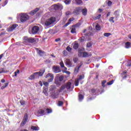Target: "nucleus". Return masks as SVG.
I'll list each match as a JSON object with an SVG mask.
<instances>
[{
  "mask_svg": "<svg viewBox=\"0 0 131 131\" xmlns=\"http://www.w3.org/2000/svg\"><path fill=\"white\" fill-rule=\"evenodd\" d=\"M56 86L51 85L49 87V93L52 97V98H57L58 97V91L56 90Z\"/></svg>",
  "mask_w": 131,
  "mask_h": 131,
  "instance_id": "obj_1",
  "label": "nucleus"
},
{
  "mask_svg": "<svg viewBox=\"0 0 131 131\" xmlns=\"http://www.w3.org/2000/svg\"><path fill=\"white\" fill-rule=\"evenodd\" d=\"M20 17V21L23 23H24V22H26V21H27L28 19H29V16L28 14H27L26 13H19L17 14V18L19 19Z\"/></svg>",
  "mask_w": 131,
  "mask_h": 131,
  "instance_id": "obj_2",
  "label": "nucleus"
},
{
  "mask_svg": "<svg viewBox=\"0 0 131 131\" xmlns=\"http://www.w3.org/2000/svg\"><path fill=\"white\" fill-rule=\"evenodd\" d=\"M45 73V71L43 72H36L32 75H31L29 77V79L32 80V79H35L36 78H39V76H42L43 75V73Z\"/></svg>",
  "mask_w": 131,
  "mask_h": 131,
  "instance_id": "obj_3",
  "label": "nucleus"
},
{
  "mask_svg": "<svg viewBox=\"0 0 131 131\" xmlns=\"http://www.w3.org/2000/svg\"><path fill=\"white\" fill-rule=\"evenodd\" d=\"M70 88H71V82H69L67 84L61 86L59 90V93H61V92H66L67 90H70Z\"/></svg>",
  "mask_w": 131,
  "mask_h": 131,
  "instance_id": "obj_4",
  "label": "nucleus"
},
{
  "mask_svg": "<svg viewBox=\"0 0 131 131\" xmlns=\"http://www.w3.org/2000/svg\"><path fill=\"white\" fill-rule=\"evenodd\" d=\"M56 21V18L55 17H51L50 18L46 20L45 21V25L46 26H51L53 25Z\"/></svg>",
  "mask_w": 131,
  "mask_h": 131,
  "instance_id": "obj_5",
  "label": "nucleus"
},
{
  "mask_svg": "<svg viewBox=\"0 0 131 131\" xmlns=\"http://www.w3.org/2000/svg\"><path fill=\"white\" fill-rule=\"evenodd\" d=\"M78 56L81 58H84L85 57H89L88 53L84 52L83 49H79L78 51Z\"/></svg>",
  "mask_w": 131,
  "mask_h": 131,
  "instance_id": "obj_6",
  "label": "nucleus"
},
{
  "mask_svg": "<svg viewBox=\"0 0 131 131\" xmlns=\"http://www.w3.org/2000/svg\"><path fill=\"white\" fill-rule=\"evenodd\" d=\"M24 40L27 42H36V41H38V38H28L27 37H25L24 38Z\"/></svg>",
  "mask_w": 131,
  "mask_h": 131,
  "instance_id": "obj_7",
  "label": "nucleus"
},
{
  "mask_svg": "<svg viewBox=\"0 0 131 131\" xmlns=\"http://www.w3.org/2000/svg\"><path fill=\"white\" fill-rule=\"evenodd\" d=\"M52 8L54 9V10H63V5L58 3L52 6Z\"/></svg>",
  "mask_w": 131,
  "mask_h": 131,
  "instance_id": "obj_8",
  "label": "nucleus"
},
{
  "mask_svg": "<svg viewBox=\"0 0 131 131\" xmlns=\"http://www.w3.org/2000/svg\"><path fill=\"white\" fill-rule=\"evenodd\" d=\"M46 78H48V82H52L54 80V75L51 73H48L45 76Z\"/></svg>",
  "mask_w": 131,
  "mask_h": 131,
  "instance_id": "obj_9",
  "label": "nucleus"
},
{
  "mask_svg": "<svg viewBox=\"0 0 131 131\" xmlns=\"http://www.w3.org/2000/svg\"><path fill=\"white\" fill-rule=\"evenodd\" d=\"M64 63L67 67H74V65L72 64V61H70V59H67L64 61Z\"/></svg>",
  "mask_w": 131,
  "mask_h": 131,
  "instance_id": "obj_10",
  "label": "nucleus"
},
{
  "mask_svg": "<svg viewBox=\"0 0 131 131\" xmlns=\"http://www.w3.org/2000/svg\"><path fill=\"white\" fill-rule=\"evenodd\" d=\"M27 120H28V116L27 115V114H25L24 119H23V121L20 124L21 126H24V125H25V124H26V122H27Z\"/></svg>",
  "mask_w": 131,
  "mask_h": 131,
  "instance_id": "obj_11",
  "label": "nucleus"
},
{
  "mask_svg": "<svg viewBox=\"0 0 131 131\" xmlns=\"http://www.w3.org/2000/svg\"><path fill=\"white\" fill-rule=\"evenodd\" d=\"M52 70L54 73H59L61 71L60 67L54 66L52 67Z\"/></svg>",
  "mask_w": 131,
  "mask_h": 131,
  "instance_id": "obj_12",
  "label": "nucleus"
},
{
  "mask_svg": "<svg viewBox=\"0 0 131 131\" xmlns=\"http://www.w3.org/2000/svg\"><path fill=\"white\" fill-rule=\"evenodd\" d=\"M84 78V77L83 76H79V78L77 79H76L75 81V85L76 86H78L79 81H80V80L83 79Z\"/></svg>",
  "mask_w": 131,
  "mask_h": 131,
  "instance_id": "obj_13",
  "label": "nucleus"
},
{
  "mask_svg": "<svg viewBox=\"0 0 131 131\" xmlns=\"http://www.w3.org/2000/svg\"><path fill=\"white\" fill-rule=\"evenodd\" d=\"M81 11V8H80V7H76L74 10L73 14H74V15H78L80 13Z\"/></svg>",
  "mask_w": 131,
  "mask_h": 131,
  "instance_id": "obj_14",
  "label": "nucleus"
},
{
  "mask_svg": "<svg viewBox=\"0 0 131 131\" xmlns=\"http://www.w3.org/2000/svg\"><path fill=\"white\" fill-rule=\"evenodd\" d=\"M39 30V28L37 26H34L32 29V33L33 34H36V33H37L38 32V31Z\"/></svg>",
  "mask_w": 131,
  "mask_h": 131,
  "instance_id": "obj_15",
  "label": "nucleus"
},
{
  "mask_svg": "<svg viewBox=\"0 0 131 131\" xmlns=\"http://www.w3.org/2000/svg\"><path fill=\"white\" fill-rule=\"evenodd\" d=\"M17 26H18V25H17L16 24H14V25H13L10 26V27L7 28V31H13V30H14L15 29H16Z\"/></svg>",
  "mask_w": 131,
  "mask_h": 131,
  "instance_id": "obj_16",
  "label": "nucleus"
},
{
  "mask_svg": "<svg viewBox=\"0 0 131 131\" xmlns=\"http://www.w3.org/2000/svg\"><path fill=\"white\" fill-rule=\"evenodd\" d=\"M81 13L83 16H86V15H88V9L85 8L82 9Z\"/></svg>",
  "mask_w": 131,
  "mask_h": 131,
  "instance_id": "obj_17",
  "label": "nucleus"
},
{
  "mask_svg": "<svg viewBox=\"0 0 131 131\" xmlns=\"http://www.w3.org/2000/svg\"><path fill=\"white\" fill-rule=\"evenodd\" d=\"M37 113L38 114L37 115V116H40L41 115H43V114L45 113V111L41 109H40L38 111Z\"/></svg>",
  "mask_w": 131,
  "mask_h": 131,
  "instance_id": "obj_18",
  "label": "nucleus"
},
{
  "mask_svg": "<svg viewBox=\"0 0 131 131\" xmlns=\"http://www.w3.org/2000/svg\"><path fill=\"white\" fill-rule=\"evenodd\" d=\"M39 10V9L36 8L35 10L31 11L30 12V14L31 15V16H33V15H35V14H36L37 12H38Z\"/></svg>",
  "mask_w": 131,
  "mask_h": 131,
  "instance_id": "obj_19",
  "label": "nucleus"
},
{
  "mask_svg": "<svg viewBox=\"0 0 131 131\" xmlns=\"http://www.w3.org/2000/svg\"><path fill=\"white\" fill-rule=\"evenodd\" d=\"M74 20H75V19L73 17H72V18H70L69 19V21L68 22V23L66 24V25H65L66 27H67V26L68 25H69V24H71V23L73 22Z\"/></svg>",
  "mask_w": 131,
  "mask_h": 131,
  "instance_id": "obj_20",
  "label": "nucleus"
},
{
  "mask_svg": "<svg viewBox=\"0 0 131 131\" xmlns=\"http://www.w3.org/2000/svg\"><path fill=\"white\" fill-rule=\"evenodd\" d=\"M82 64H81V66H77V67L75 69L74 71V73L75 74H77V73H78V71L79 70V69L80 68V67L81 66Z\"/></svg>",
  "mask_w": 131,
  "mask_h": 131,
  "instance_id": "obj_21",
  "label": "nucleus"
},
{
  "mask_svg": "<svg viewBox=\"0 0 131 131\" xmlns=\"http://www.w3.org/2000/svg\"><path fill=\"white\" fill-rule=\"evenodd\" d=\"M114 15H115L116 19L119 17V10L115 11L114 13Z\"/></svg>",
  "mask_w": 131,
  "mask_h": 131,
  "instance_id": "obj_22",
  "label": "nucleus"
},
{
  "mask_svg": "<svg viewBox=\"0 0 131 131\" xmlns=\"http://www.w3.org/2000/svg\"><path fill=\"white\" fill-rule=\"evenodd\" d=\"M48 91H49V90L48 89V88H43V93H44L45 96H48V95H49V94L48 93Z\"/></svg>",
  "mask_w": 131,
  "mask_h": 131,
  "instance_id": "obj_23",
  "label": "nucleus"
},
{
  "mask_svg": "<svg viewBox=\"0 0 131 131\" xmlns=\"http://www.w3.org/2000/svg\"><path fill=\"white\" fill-rule=\"evenodd\" d=\"M75 2L79 6H81V5H82V1L81 0H75Z\"/></svg>",
  "mask_w": 131,
  "mask_h": 131,
  "instance_id": "obj_24",
  "label": "nucleus"
},
{
  "mask_svg": "<svg viewBox=\"0 0 131 131\" xmlns=\"http://www.w3.org/2000/svg\"><path fill=\"white\" fill-rule=\"evenodd\" d=\"M125 47L126 49H128L129 48H131V44L129 42H127L125 43Z\"/></svg>",
  "mask_w": 131,
  "mask_h": 131,
  "instance_id": "obj_25",
  "label": "nucleus"
},
{
  "mask_svg": "<svg viewBox=\"0 0 131 131\" xmlns=\"http://www.w3.org/2000/svg\"><path fill=\"white\" fill-rule=\"evenodd\" d=\"M78 47H79V45L78 44L77 42H75L73 45V49H75V50H77L78 49Z\"/></svg>",
  "mask_w": 131,
  "mask_h": 131,
  "instance_id": "obj_26",
  "label": "nucleus"
},
{
  "mask_svg": "<svg viewBox=\"0 0 131 131\" xmlns=\"http://www.w3.org/2000/svg\"><path fill=\"white\" fill-rule=\"evenodd\" d=\"M83 95H81L80 93L79 94V102H81L82 100H83Z\"/></svg>",
  "mask_w": 131,
  "mask_h": 131,
  "instance_id": "obj_27",
  "label": "nucleus"
},
{
  "mask_svg": "<svg viewBox=\"0 0 131 131\" xmlns=\"http://www.w3.org/2000/svg\"><path fill=\"white\" fill-rule=\"evenodd\" d=\"M31 128L33 130H39V127L38 126H32Z\"/></svg>",
  "mask_w": 131,
  "mask_h": 131,
  "instance_id": "obj_28",
  "label": "nucleus"
},
{
  "mask_svg": "<svg viewBox=\"0 0 131 131\" xmlns=\"http://www.w3.org/2000/svg\"><path fill=\"white\" fill-rule=\"evenodd\" d=\"M95 28L96 30L99 31L101 30V27L100 26V25L97 24L95 26Z\"/></svg>",
  "mask_w": 131,
  "mask_h": 131,
  "instance_id": "obj_29",
  "label": "nucleus"
},
{
  "mask_svg": "<svg viewBox=\"0 0 131 131\" xmlns=\"http://www.w3.org/2000/svg\"><path fill=\"white\" fill-rule=\"evenodd\" d=\"M7 72V70H6L4 68L0 69V74L2 73H6V72Z\"/></svg>",
  "mask_w": 131,
  "mask_h": 131,
  "instance_id": "obj_30",
  "label": "nucleus"
},
{
  "mask_svg": "<svg viewBox=\"0 0 131 131\" xmlns=\"http://www.w3.org/2000/svg\"><path fill=\"white\" fill-rule=\"evenodd\" d=\"M38 53L40 56H43V55H45V52L41 50H39Z\"/></svg>",
  "mask_w": 131,
  "mask_h": 131,
  "instance_id": "obj_31",
  "label": "nucleus"
},
{
  "mask_svg": "<svg viewBox=\"0 0 131 131\" xmlns=\"http://www.w3.org/2000/svg\"><path fill=\"white\" fill-rule=\"evenodd\" d=\"M9 85V83H5L4 86H1V90H4L5 88H7Z\"/></svg>",
  "mask_w": 131,
  "mask_h": 131,
  "instance_id": "obj_32",
  "label": "nucleus"
},
{
  "mask_svg": "<svg viewBox=\"0 0 131 131\" xmlns=\"http://www.w3.org/2000/svg\"><path fill=\"white\" fill-rule=\"evenodd\" d=\"M108 21H110V22H112L113 23H114V17H111L109 18Z\"/></svg>",
  "mask_w": 131,
  "mask_h": 131,
  "instance_id": "obj_33",
  "label": "nucleus"
},
{
  "mask_svg": "<svg viewBox=\"0 0 131 131\" xmlns=\"http://www.w3.org/2000/svg\"><path fill=\"white\" fill-rule=\"evenodd\" d=\"M70 3H71V0L64 1V4H66V5H69V4H70Z\"/></svg>",
  "mask_w": 131,
  "mask_h": 131,
  "instance_id": "obj_34",
  "label": "nucleus"
},
{
  "mask_svg": "<svg viewBox=\"0 0 131 131\" xmlns=\"http://www.w3.org/2000/svg\"><path fill=\"white\" fill-rule=\"evenodd\" d=\"M92 46H93V43L91 42L87 43V48H92Z\"/></svg>",
  "mask_w": 131,
  "mask_h": 131,
  "instance_id": "obj_35",
  "label": "nucleus"
},
{
  "mask_svg": "<svg viewBox=\"0 0 131 131\" xmlns=\"http://www.w3.org/2000/svg\"><path fill=\"white\" fill-rule=\"evenodd\" d=\"M111 35V33H104V36L106 37H108V36H110Z\"/></svg>",
  "mask_w": 131,
  "mask_h": 131,
  "instance_id": "obj_36",
  "label": "nucleus"
},
{
  "mask_svg": "<svg viewBox=\"0 0 131 131\" xmlns=\"http://www.w3.org/2000/svg\"><path fill=\"white\" fill-rule=\"evenodd\" d=\"M63 79H64V76H61L58 78L59 81H63Z\"/></svg>",
  "mask_w": 131,
  "mask_h": 131,
  "instance_id": "obj_37",
  "label": "nucleus"
},
{
  "mask_svg": "<svg viewBox=\"0 0 131 131\" xmlns=\"http://www.w3.org/2000/svg\"><path fill=\"white\" fill-rule=\"evenodd\" d=\"M71 33H75L76 32V29L75 28H73L71 31Z\"/></svg>",
  "mask_w": 131,
  "mask_h": 131,
  "instance_id": "obj_38",
  "label": "nucleus"
},
{
  "mask_svg": "<svg viewBox=\"0 0 131 131\" xmlns=\"http://www.w3.org/2000/svg\"><path fill=\"white\" fill-rule=\"evenodd\" d=\"M67 51H68V52H71V51H72V49H71V48H70V47L68 46L67 47Z\"/></svg>",
  "mask_w": 131,
  "mask_h": 131,
  "instance_id": "obj_39",
  "label": "nucleus"
},
{
  "mask_svg": "<svg viewBox=\"0 0 131 131\" xmlns=\"http://www.w3.org/2000/svg\"><path fill=\"white\" fill-rule=\"evenodd\" d=\"M43 85H45V86H49V82H48L44 81L43 82Z\"/></svg>",
  "mask_w": 131,
  "mask_h": 131,
  "instance_id": "obj_40",
  "label": "nucleus"
},
{
  "mask_svg": "<svg viewBox=\"0 0 131 131\" xmlns=\"http://www.w3.org/2000/svg\"><path fill=\"white\" fill-rule=\"evenodd\" d=\"M113 82H114V81L112 80L107 82V85H111V84H113Z\"/></svg>",
  "mask_w": 131,
  "mask_h": 131,
  "instance_id": "obj_41",
  "label": "nucleus"
},
{
  "mask_svg": "<svg viewBox=\"0 0 131 131\" xmlns=\"http://www.w3.org/2000/svg\"><path fill=\"white\" fill-rule=\"evenodd\" d=\"M20 71L18 70L17 71L14 72V76H17V74H19Z\"/></svg>",
  "mask_w": 131,
  "mask_h": 131,
  "instance_id": "obj_42",
  "label": "nucleus"
},
{
  "mask_svg": "<svg viewBox=\"0 0 131 131\" xmlns=\"http://www.w3.org/2000/svg\"><path fill=\"white\" fill-rule=\"evenodd\" d=\"M60 67L63 68V67H64L65 66H64V62H63V61H61L60 63Z\"/></svg>",
  "mask_w": 131,
  "mask_h": 131,
  "instance_id": "obj_43",
  "label": "nucleus"
},
{
  "mask_svg": "<svg viewBox=\"0 0 131 131\" xmlns=\"http://www.w3.org/2000/svg\"><path fill=\"white\" fill-rule=\"evenodd\" d=\"M77 61H78V58L75 57L73 58V62H74V63H76V62H77Z\"/></svg>",
  "mask_w": 131,
  "mask_h": 131,
  "instance_id": "obj_44",
  "label": "nucleus"
},
{
  "mask_svg": "<svg viewBox=\"0 0 131 131\" xmlns=\"http://www.w3.org/2000/svg\"><path fill=\"white\" fill-rule=\"evenodd\" d=\"M79 40H80V41L81 42H83V41H84V37H81Z\"/></svg>",
  "mask_w": 131,
  "mask_h": 131,
  "instance_id": "obj_45",
  "label": "nucleus"
},
{
  "mask_svg": "<svg viewBox=\"0 0 131 131\" xmlns=\"http://www.w3.org/2000/svg\"><path fill=\"white\" fill-rule=\"evenodd\" d=\"M47 113H52V110H51L50 108H47Z\"/></svg>",
  "mask_w": 131,
  "mask_h": 131,
  "instance_id": "obj_46",
  "label": "nucleus"
},
{
  "mask_svg": "<svg viewBox=\"0 0 131 131\" xmlns=\"http://www.w3.org/2000/svg\"><path fill=\"white\" fill-rule=\"evenodd\" d=\"M106 80H104L102 81V86H103V88L105 87V83H106Z\"/></svg>",
  "mask_w": 131,
  "mask_h": 131,
  "instance_id": "obj_47",
  "label": "nucleus"
},
{
  "mask_svg": "<svg viewBox=\"0 0 131 131\" xmlns=\"http://www.w3.org/2000/svg\"><path fill=\"white\" fill-rule=\"evenodd\" d=\"M63 105V102L62 101H59L58 106H62Z\"/></svg>",
  "mask_w": 131,
  "mask_h": 131,
  "instance_id": "obj_48",
  "label": "nucleus"
},
{
  "mask_svg": "<svg viewBox=\"0 0 131 131\" xmlns=\"http://www.w3.org/2000/svg\"><path fill=\"white\" fill-rule=\"evenodd\" d=\"M66 15L67 16H69V15H71V12L70 11H67L66 13Z\"/></svg>",
  "mask_w": 131,
  "mask_h": 131,
  "instance_id": "obj_49",
  "label": "nucleus"
},
{
  "mask_svg": "<svg viewBox=\"0 0 131 131\" xmlns=\"http://www.w3.org/2000/svg\"><path fill=\"white\" fill-rule=\"evenodd\" d=\"M20 103L21 105H24V104H25V101L24 100H20Z\"/></svg>",
  "mask_w": 131,
  "mask_h": 131,
  "instance_id": "obj_50",
  "label": "nucleus"
},
{
  "mask_svg": "<svg viewBox=\"0 0 131 131\" xmlns=\"http://www.w3.org/2000/svg\"><path fill=\"white\" fill-rule=\"evenodd\" d=\"M107 5L108 6H109L110 7V6H112V3L111 1H108L107 3Z\"/></svg>",
  "mask_w": 131,
  "mask_h": 131,
  "instance_id": "obj_51",
  "label": "nucleus"
},
{
  "mask_svg": "<svg viewBox=\"0 0 131 131\" xmlns=\"http://www.w3.org/2000/svg\"><path fill=\"white\" fill-rule=\"evenodd\" d=\"M8 0L5 1L4 3V5H3V7H5V6H6V5H7L8 4Z\"/></svg>",
  "mask_w": 131,
  "mask_h": 131,
  "instance_id": "obj_52",
  "label": "nucleus"
},
{
  "mask_svg": "<svg viewBox=\"0 0 131 131\" xmlns=\"http://www.w3.org/2000/svg\"><path fill=\"white\" fill-rule=\"evenodd\" d=\"M96 90L95 89H92L91 90V93H92V94H95V93H96Z\"/></svg>",
  "mask_w": 131,
  "mask_h": 131,
  "instance_id": "obj_53",
  "label": "nucleus"
},
{
  "mask_svg": "<svg viewBox=\"0 0 131 131\" xmlns=\"http://www.w3.org/2000/svg\"><path fill=\"white\" fill-rule=\"evenodd\" d=\"M63 72H64V73H66L67 74H68V75L70 74V72L69 71H63Z\"/></svg>",
  "mask_w": 131,
  "mask_h": 131,
  "instance_id": "obj_54",
  "label": "nucleus"
},
{
  "mask_svg": "<svg viewBox=\"0 0 131 131\" xmlns=\"http://www.w3.org/2000/svg\"><path fill=\"white\" fill-rule=\"evenodd\" d=\"M101 18V14H99L97 17L96 19H100Z\"/></svg>",
  "mask_w": 131,
  "mask_h": 131,
  "instance_id": "obj_55",
  "label": "nucleus"
},
{
  "mask_svg": "<svg viewBox=\"0 0 131 131\" xmlns=\"http://www.w3.org/2000/svg\"><path fill=\"white\" fill-rule=\"evenodd\" d=\"M61 40V39H60V38H57L55 39V41H60V40Z\"/></svg>",
  "mask_w": 131,
  "mask_h": 131,
  "instance_id": "obj_56",
  "label": "nucleus"
},
{
  "mask_svg": "<svg viewBox=\"0 0 131 131\" xmlns=\"http://www.w3.org/2000/svg\"><path fill=\"white\" fill-rule=\"evenodd\" d=\"M1 82H2L3 83H4V82H6V80L2 79L1 80Z\"/></svg>",
  "mask_w": 131,
  "mask_h": 131,
  "instance_id": "obj_57",
  "label": "nucleus"
},
{
  "mask_svg": "<svg viewBox=\"0 0 131 131\" xmlns=\"http://www.w3.org/2000/svg\"><path fill=\"white\" fill-rule=\"evenodd\" d=\"M63 54H64V55H65V56H66V55H67V51H63Z\"/></svg>",
  "mask_w": 131,
  "mask_h": 131,
  "instance_id": "obj_58",
  "label": "nucleus"
},
{
  "mask_svg": "<svg viewBox=\"0 0 131 131\" xmlns=\"http://www.w3.org/2000/svg\"><path fill=\"white\" fill-rule=\"evenodd\" d=\"M103 11V10L102 9H98V12H99V13H101V12H102Z\"/></svg>",
  "mask_w": 131,
  "mask_h": 131,
  "instance_id": "obj_59",
  "label": "nucleus"
},
{
  "mask_svg": "<svg viewBox=\"0 0 131 131\" xmlns=\"http://www.w3.org/2000/svg\"><path fill=\"white\" fill-rule=\"evenodd\" d=\"M39 84H40V85L41 86H42V82H41V81H39Z\"/></svg>",
  "mask_w": 131,
  "mask_h": 131,
  "instance_id": "obj_60",
  "label": "nucleus"
},
{
  "mask_svg": "<svg viewBox=\"0 0 131 131\" xmlns=\"http://www.w3.org/2000/svg\"><path fill=\"white\" fill-rule=\"evenodd\" d=\"M55 83L56 84H59V83H58V81H57V79H55Z\"/></svg>",
  "mask_w": 131,
  "mask_h": 131,
  "instance_id": "obj_61",
  "label": "nucleus"
},
{
  "mask_svg": "<svg viewBox=\"0 0 131 131\" xmlns=\"http://www.w3.org/2000/svg\"><path fill=\"white\" fill-rule=\"evenodd\" d=\"M110 16V12H108V13L106 15V17H109Z\"/></svg>",
  "mask_w": 131,
  "mask_h": 131,
  "instance_id": "obj_62",
  "label": "nucleus"
},
{
  "mask_svg": "<svg viewBox=\"0 0 131 131\" xmlns=\"http://www.w3.org/2000/svg\"><path fill=\"white\" fill-rule=\"evenodd\" d=\"M127 66H128V67H131V63H128Z\"/></svg>",
  "mask_w": 131,
  "mask_h": 131,
  "instance_id": "obj_63",
  "label": "nucleus"
},
{
  "mask_svg": "<svg viewBox=\"0 0 131 131\" xmlns=\"http://www.w3.org/2000/svg\"><path fill=\"white\" fill-rule=\"evenodd\" d=\"M128 38H130V39H131V35H128Z\"/></svg>",
  "mask_w": 131,
  "mask_h": 131,
  "instance_id": "obj_64",
  "label": "nucleus"
}]
</instances>
